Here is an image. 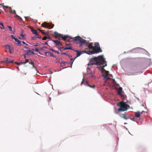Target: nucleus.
<instances>
[{"label":"nucleus","instance_id":"864d4df0","mask_svg":"<svg viewBox=\"0 0 152 152\" xmlns=\"http://www.w3.org/2000/svg\"><path fill=\"white\" fill-rule=\"evenodd\" d=\"M11 36H12V38L13 39V38H15V37H14L12 35H11Z\"/></svg>","mask_w":152,"mask_h":152},{"label":"nucleus","instance_id":"f257e3e1","mask_svg":"<svg viewBox=\"0 0 152 152\" xmlns=\"http://www.w3.org/2000/svg\"><path fill=\"white\" fill-rule=\"evenodd\" d=\"M105 58L103 57V56L102 55L99 56L97 57H95L91 58L90 59V61L89 63L88 64V66L89 65H93L95 64L97 65H102V67L101 68V70L104 72L102 74L104 78H106L105 82L108 84H110V81H115L114 79L112 80L108 77L109 75V72L106 71L104 68V67L107 66L106 61L105 60Z\"/></svg>","mask_w":152,"mask_h":152},{"label":"nucleus","instance_id":"052dcab7","mask_svg":"<svg viewBox=\"0 0 152 152\" xmlns=\"http://www.w3.org/2000/svg\"><path fill=\"white\" fill-rule=\"evenodd\" d=\"M19 39H22L20 37H19Z\"/></svg>","mask_w":152,"mask_h":152},{"label":"nucleus","instance_id":"20e7f679","mask_svg":"<svg viewBox=\"0 0 152 152\" xmlns=\"http://www.w3.org/2000/svg\"><path fill=\"white\" fill-rule=\"evenodd\" d=\"M70 38H71L70 37ZM71 39H72L73 41H79L80 43H81L83 44H85V45L87 43L86 41L84 39H82L79 36H77L73 38H72Z\"/></svg>","mask_w":152,"mask_h":152},{"label":"nucleus","instance_id":"b1692460","mask_svg":"<svg viewBox=\"0 0 152 152\" xmlns=\"http://www.w3.org/2000/svg\"><path fill=\"white\" fill-rule=\"evenodd\" d=\"M123 118L125 120H127L128 118L127 117V114H124V115L123 117Z\"/></svg>","mask_w":152,"mask_h":152},{"label":"nucleus","instance_id":"680f3d73","mask_svg":"<svg viewBox=\"0 0 152 152\" xmlns=\"http://www.w3.org/2000/svg\"><path fill=\"white\" fill-rule=\"evenodd\" d=\"M0 5L1 6H3V5H2V4H0Z\"/></svg>","mask_w":152,"mask_h":152},{"label":"nucleus","instance_id":"c756f323","mask_svg":"<svg viewBox=\"0 0 152 152\" xmlns=\"http://www.w3.org/2000/svg\"><path fill=\"white\" fill-rule=\"evenodd\" d=\"M7 27H8V28H9L10 31H12V28L11 26H8Z\"/></svg>","mask_w":152,"mask_h":152},{"label":"nucleus","instance_id":"dca6fc26","mask_svg":"<svg viewBox=\"0 0 152 152\" xmlns=\"http://www.w3.org/2000/svg\"><path fill=\"white\" fill-rule=\"evenodd\" d=\"M39 31L42 33V34L44 35H48V33H47V32H44L43 31V30L40 29H39Z\"/></svg>","mask_w":152,"mask_h":152},{"label":"nucleus","instance_id":"bf43d9fd","mask_svg":"<svg viewBox=\"0 0 152 152\" xmlns=\"http://www.w3.org/2000/svg\"><path fill=\"white\" fill-rule=\"evenodd\" d=\"M24 58H25V59H26V56H25V55H24Z\"/></svg>","mask_w":152,"mask_h":152},{"label":"nucleus","instance_id":"f3484780","mask_svg":"<svg viewBox=\"0 0 152 152\" xmlns=\"http://www.w3.org/2000/svg\"><path fill=\"white\" fill-rule=\"evenodd\" d=\"M61 48H63L64 50H65L66 49H68V50H74L72 48H70V47L69 46V47H66L65 48H64L63 47H61Z\"/></svg>","mask_w":152,"mask_h":152},{"label":"nucleus","instance_id":"ddd939ff","mask_svg":"<svg viewBox=\"0 0 152 152\" xmlns=\"http://www.w3.org/2000/svg\"><path fill=\"white\" fill-rule=\"evenodd\" d=\"M142 113V112L140 113L139 111H137L136 112L135 114V116L137 118H139L140 117L141 114Z\"/></svg>","mask_w":152,"mask_h":152},{"label":"nucleus","instance_id":"a18cd8bd","mask_svg":"<svg viewBox=\"0 0 152 152\" xmlns=\"http://www.w3.org/2000/svg\"><path fill=\"white\" fill-rule=\"evenodd\" d=\"M72 60H71V61H70V63L72 65L73 64V61H72Z\"/></svg>","mask_w":152,"mask_h":152},{"label":"nucleus","instance_id":"c85d7f7f","mask_svg":"<svg viewBox=\"0 0 152 152\" xmlns=\"http://www.w3.org/2000/svg\"><path fill=\"white\" fill-rule=\"evenodd\" d=\"M87 86H89V87H90L91 88H94L95 87V86L94 85H93V86H91L89 84H88V85H87Z\"/></svg>","mask_w":152,"mask_h":152},{"label":"nucleus","instance_id":"c03bdc74","mask_svg":"<svg viewBox=\"0 0 152 152\" xmlns=\"http://www.w3.org/2000/svg\"><path fill=\"white\" fill-rule=\"evenodd\" d=\"M15 63L17 65H19L20 63H21V62L20 63H18L17 62H15Z\"/></svg>","mask_w":152,"mask_h":152},{"label":"nucleus","instance_id":"6e6552de","mask_svg":"<svg viewBox=\"0 0 152 152\" xmlns=\"http://www.w3.org/2000/svg\"><path fill=\"white\" fill-rule=\"evenodd\" d=\"M53 41L56 45H58L59 47H61L62 46L61 43L60 41L58 40H53Z\"/></svg>","mask_w":152,"mask_h":152},{"label":"nucleus","instance_id":"0e129e2a","mask_svg":"<svg viewBox=\"0 0 152 152\" xmlns=\"http://www.w3.org/2000/svg\"><path fill=\"white\" fill-rule=\"evenodd\" d=\"M5 51L7 52V51L6 50H5Z\"/></svg>","mask_w":152,"mask_h":152},{"label":"nucleus","instance_id":"423d86ee","mask_svg":"<svg viewBox=\"0 0 152 152\" xmlns=\"http://www.w3.org/2000/svg\"><path fill=\"white\" fill-rule=\"evenodd\" d=\"M93 53H97L102 52V50L100 47H94L93 48Z\"/></svg>","mask_w":152,"mask_h":152},{"label":"nucleus","instance_id":"aec40b11","mask_svg":"<svg viewBox=\"0 0 152 152\" xmlns=\"http://www.w3.org/2000/svg\"><path fill=\"white\" fill-rule=\"evenodd\" d=\"M95 46L94 47H100L99 45V43L98 42H96L94 43Z\"/></svg>","mask_w":152,"mask_h":152},{"label":"nucleus","instance_id":"6e6d98bb","mask_svg":"<svg viewBox=\"0 0 152 152\" xmlns=\"http://www.w3.org/2000/svg\"><path fill=\"white\" fill-rule=\"evenodd\" d=\"M47 38L48 39H50V37H47Z\"/></svg>","mask_w":152,"mask_h":152},{"label":"nucleus","instance_id":"3c124183","mask_svg":"<svg viewBox=\"0 0 152 152\" xmlns=\"http://www.w3.org/2000/svg\"><path fill=\"white\" fill-rule=\"evenodd\" d=\"M62 49V48H61V47L59 48L58 49L60 51H61V50Z\"/></svg>","mask_w":152,"mask_h":152},{"label":"nucleus","instance_id":"c9c22d12","mask_svg":"<svg viewBox=\"0 0 152 152\" xmlns=\"http://www.w3.org/2000/svg\"><path fill=\"white\" fill-rule=\"evenodd\" d=\"M37 38V37H36L35 36H34L33 37H32L31 39L32 40H36V39Z\"/></svg>","mask_w":152,"mask_h":152},{"label":"nucleus","instance_id":"39448f33","mask_svg":"<svg viewBox=\"0 0 152 152\" xmlns=\"http://www.w3.org/2000/svg\"><path fill=\"white\" fill-rule=\"evenodd\" d=\"M54 25L50 23L44 22L41 24V26L48 29H50L53 28Z\"/></svg>","mask_w":152,"mask_h":152},{"label":"nucleus","instance_id":"bb28decb","mask_svg":"<svg viewBox=\"0 0 152 152\" xmlns=\"http://www.w3.org/2000/svg\"><path fill=\"white\" fill-rule=\"evenodd\" d=\"M5 48L7 49H10V46L9 45H6L5 46Z\"/></svg>","mask_w":152,"mask_h":152},{"label":"nucleus","instance_id":"49530a36","mask_svg":"<svg viewBox=\"0 0 152 152\" xmlns=\"http://www.w3.org/2000/svg\"><path fill=\"white\" fill-rule=\"evenodd\" d=\"M22 43L24 45H28V44H26L24 41H23Z\"/></svg>","mask_w":152,"mask_h":152},{"label":"nucleus","instance_id":"603ef678","mask_svg":"<svg viewBox=\"0 0 152 152\" xmlns=\"http://www.w3.org/2000/svg\"><path fill=\"white\" fill-rule=\"evenodd\" d=\"M70 57V58L71 60H73V59L72 58V57Z\"/></svg>","mask_w":152,"mask_h":152},{"label":"nucleus","instance_id":"a878e982","mask_svg":"<svg viewBox=\"0 0 152 152\" xmlns=\"http://www.w3.org/2000/svg\"><path fill=\"white\" fill-rule=\"evenodd\" d=\"M17 42V44H18V45L19 46H20L21 45V41H20L19 40H18V42Z\"/></svg>","mask_w":152,"mask_h":152},{"label":"nucleus","instance_id":"473e14b6","mask_svg":"<svg viewBox=\"0 0 152 152\" xmlns=\"http://www.w3.org/2000/svg\"><path fill=\"white\" fill-rule=\"evenodd\" d=\"M28 60L26 59V61L25 62H21V63L22 64H26V63L28 62Z\"/></svg>","mask_w":152,"mask_h":152},{"label":"nucleus","instance_id":"5fc2aeb1","mask_svg":"<svg viewBox=\"0 0 152 152\" xmlns=\"http://www.w3.org/2000/svg\"><path fill=\"white\" fill-rule=\"evenodd\" d=\"M48 43H47V42H45V44H47Z\"/></svg>","mask_w":152,"mask_h":152},{"label":"nucleus","instance_id":"09e8293b","mask_svg":"<svg viewBox=\"0 0 152 152\" xmlns=\"http://www.w3.org/2000/svg\"><path fill=\"white\" fill-rule=\"evenodd\" d=\"M51 50H52V51H53V52H56V51L55 50H54L53 49H51Z\"/></svg>","mask_w":152,"mask_h":152},{"label":"nucleus","instance_id":"f03ea898","mask_svg":"<svg viewBox=\"0 0 152 152\" xmlns=\"http://www.w3.org/2000/svg\"><path fill=\"white\" fill-rule=\"evenodd\" d=\"M117 105L119 108H118V112L124 111L127 110L129 108V106L126 104V102L123 101L120 102L117 104Z\"/></svg>","mask_w":152,"mask_h":152},{"label":"nucleus","instance_id":"58836bf2","mask_svg":"<svg viewBox=\"0 0 152 152\" xmlns=\"http://www.w3.org/2000/svg\"><path fill=\"white\" fill-rule=\"evenodd\" d=\"M47 38V37H46L45 36L42 38V39L43 40H46Z\"/></svg>","mask_w":152,"mask_h":152},{"label":"nucleus","instance_id":"a19ab883","mask_svg":"<svg viewBox=\"0 0 152 152\" xmlns=\"http://www.w3.org/2000/svg\"><path fill=\"white\" fill-rule=\"evenodd\" d=\"M120 114V116L121 117H122V118H123V116L124 115V114Z\"/></svg>","mask_w":152,"mask_h":152},{"label":"nucleus","instance_id":"393cba45","mask_svg":"<svg viewBox=\"0 0 152 152\" xmlns=\"http://www.w3.org/2000/svg\"><path fill=\"white\" fill-rule=\"evenodd\" d=\"M15 16L16 17H18L19 18V19H18V20H23L22 19V18L19 16L18 15H17L16 13H15Z\"/></svg>","mask_w":152,"mask_h":152},{"label":"nucleus","instance_id":"f704fd0d","mask_svg":"<svg viewBox=\"0 0 152 152\" xmlns=\"http://www.w3.org/2000/svg\"><path fill=\"white\" fill-rule=\"evenodd\" d=\"M90 75V77L92 78V77H94V76L92 74V73H90L89 74Z\"/></svg>","mask_w":152,"mask_h":152},{"label":"nucleus","instance_id":"ea45409f","mask_svg":"<svg viewBox=\"0 0 152 152\" xmlns=\"http://www.w3.org/2000/svg\"><path fill=\"white\" fill-rule=\"evenodd\" d=\"M65 63H66V62H62L61 64V65L62 66H63L65 64Z\"/></svg>","mask_w":152,"mask_h":152},{"label":"nucleus","instance_id":"6ab92c4d","mask_svg":"<svg viewBox=\"0 0 152 152\" xmlns=\"http://www.w3.org/2000/svg\"><path fill=\"white\" fill-rule=\"evenodd\" d=\"M122 88H121V87H120L118 90V94H119V95H121V91H122Z\"/></svg>","mask_w":152,"mask_h":152},{"label":"nucleus","instance_id":"a211bd4d","mask_svg":"<svg viewBox=\"0 0 152 152\" xmlns=\"http://www.w3.org/2000/svg\"><path fill=\"white\" fill-rule=\"evenodd\" d=\"M31 53L32 54H33L34 53L31 51V50L30 49L28 50L27 51V53H26V54L28 55L30 53Z\"/></svg>","mask_w":152,"mask_h":152},{"label":"nucleus","instance_id":"0eeeda50","mask_svg":"<svg viewBox=\"0 0 152 152\" xmlns=\"http://www.w3.org/2000/svg\"><path fill=\"white\" fill-rule=\"evenodd\" d=\"M2 7H3L4 9L5 10V8H9V10H10V12L12 14H15L16 11L15 10H12L11 7H8L7 6H2Z\"/></svg>","mask_w":152,"mask_h":152},{"label":"nucleus","instance_id":"2f4dec72","mask_svg":"<svg viewBox=\"0 0 152 152\" xmlns=\"http://www.w3.org/2000/svg\"><path fill=\"white\" fill-rule=\"evenodd\" d=\"M13 48H10L9 49V52L10 53H12V51L13 50Z\"/></svg>","mask_w":152,"mask_h":152},{"label":"nucleus","instance_id":"2eb2a0df","mask_svg":"<svg viewBox=\"0 0 152 152\" xmlns=\"http://www.w3.org/2000/svg\"><path fill=\"white\" fill-rule=\"evenodd\" d=\"M31 30L33 34H34L35 35H36L37 34L38 35V33L36 30L33 29L32 28H31Z\"/></svg>","mask_w":152,"mask_h":152},{"label":"nucleus","instance_id":"9d476101","mask_svg":"<svg viewBox=\"0 0 152 152\" xmlns=\"http://www.w3.org/2000/svg\"><path fill=\"white\" fill-rule=\"evenodd\" d=\"M74 51L77 52L76 56L75 58V59L77 57H79L83 53H84V52H83V51H81L78 50H74Z\"/></svg>","mask_w":152,"mask_h":152},{"label":"nucleus","instance_id":"e433bc0d","mask_svg":"<svg viewBox=\"0 0 152 152\" xmlns=\"http://www.w3.org/2000/svg\"><path fill=\"white\" fill-rule=\"evenodd\" d=\"M35 51H36V52H39V53H39V49L38 48H35Z\"/></svg>","mask_w":152,"mask_h":152},{"label":"nucleus","instance_id":"cd10ccee","mask_svg":"<svg viewBox=\"0 0 152 152\" xmlns=\"http://www.w3.org/2000/svg\"><path fill=\"white\" fill-rule=\"evenodd\" d=\"M61 55H66V56H68L69 57H72V56H69V54H68L67 53H62L61 54Z\"/></svg>","mask_w":152,"mask_h":152},{"label":"nucleus","instance_id":"4c0bfd02","mask_svg":"<svg viewBox=\"0 0 152 152\" xmlns=\"http://www.w3.org/2000/svg\"><path fill=\"white\" fill-rule=\"evenodd\" d=\"M30 62H29V64H31V65H34V63L32 61L31 59H30Z\"/></svg>","mask_w":152,"mask_h":152},{"label":"nucleus","instance_id":"4d7b16f0","mask_svg":"<svg viewBox=\"0 0 152 152\" xmlns=\"http://www.w3.org/2000/svg\"><path fill=\"white\" fill-rule=\"evenodd\" d=\"M25 47L26 48V49H28V48H27V47H26V46H25Z\"/></svg>","mask_w":152,"mask_h":152},{"label":"nucleus","instance_id":"4be33fe9","mask_svg":"<svg viewBox=\"0 0 152 152\" xmlns=\"http://www.w3.org/2000/svg\"><path fill=\"white\" fill-rule=\"evenodd\" d=\"M0 28L1 29H3L4 28V26L2 23L0 22Z\"/></svg>","mask_w":152,"mask_h":152},{"label":"nucleus","instance_id":"72a5a7b5","mask_svg":"<svg viewBox=\"0 0 152 152\" xmlns=\"http://www.w3.org/2000/svg\"><path fill=\"white\" fill-rule=\"evenodd\" d=\"M36 35L37 36V38H39V39H41L42 38V37L40 36L38 34V35L37 34Z\"/></svg>","mask_w":152,"mask_h":152},{"label":"nucleus","instance_id":"79ce46f5","mask_svg":"<svg viewBox=\"0 0 152 152\" xmlns=\"http://www.w3.org/2000/svg\"><path fill=\"white\" fill-rule=\"evenodd\" d=\"M13 39H14L15 41L16 42H17L19 40L17 38H13Z\"/></svg>","mask_w":152,"mask_h":152},{"label":"nucleus","instance_id":"5701e85b","mask_svg":"<svg viewBox=\"0 0 152 152\" xmlns=\"http://www.w3.org/2000/svg\"><path fill=\"white\" fill-rule=\"evenodd\" d=\"M65 45L66 46V47H69V46L70 47V48H72V45L70 43H69V44L66 43Z\"/></svg>","mask_w":152,"mask_h":152},{"label":"nucleus","instance_id":"1a4fd4ad","mask_svg":"<svg viewBox=\"0 0 152 152\" xmlns=\"http://www.w3.org/2000/svg\"><path fill=\"white\" fill-rule=\"evenodd\" d=\"M86 47H87L88 49H93L94 47L92 43H89L88 42H87L85 45Z\"/></svg>","mask_w":152,"mask_h":152},{"label":"nucleus","instance_id":"f8f14e48","mask_svg":"<svg viewBox=\"0 0 152 152\" xmlns=\"http://www.w3.org/2000/svg\"><path fill=\"white\" fill-rule=\"evenodd\" d=\"M84 84L86 86H87L88 84H89L88 82L87 81H85L84 78L83 79L81 83V85H82L83 84Z\"/></svg>","mask_w":152,"mask_h":152},{"label":"nucleus","instance_id":"9b49d317","mask_svg":"<svg viewBox=\"0 0 152 152\" xmlns=\"http://www.w3.org/2000/svg\"><path fill=\"white\" fill-rule=\"evenodd\" d=\"M45 53L46 56H47L48 54V55H49L50 56H51V57H54V56L53 53L50 52V51H48L47 52H45Z\"/></svg>","mask_w":152,"mask_h":152},{"label":"nucleus","instance_id":"4468645a","mask_svg":"<svg viewBox=\"0 0 152 152\" xmlns=\"http://www.w3.org/2000/svg\"><path fill=\"white\" fill-rule=\"evenodd\" d=\"M83 52L84 53H86L89 55H91L93 53V50L92 51H86V50H84L83 51Z\"/></svg>","mask_w":152,"mask_h":152},{"label":"nucleus","instance_id":"8fccbe9b","mask_svg":"<svg viewBox=\"0 0 152 152\" xmlns=\"http://www.w3.org/2000/svg\"><path fill=\"white\" fill-rule=\"evenodd\" d=\"M56 53H58V54L60 53L59 52L57 51H56Z\"/></svg>","mask_w":152,"mask_h":152},{"label":"nucleus","instance_id":"13d9d810","mask_svg":"<svg viewBox=\"0 0 152 152\" xmlns=\"http://www.w3.org/2000/svg\"><path fill=\"white\" fill-rule=\"evenodd\" d=\"M37 45H37V44H36V45H34V46H37Z\"/></svg>","mask_w":152,"mask_h":152},{"label":"nucleus","instance_id":"37998d69","mask_svg":"<svg viewBox=\"0 0 152 152\" xmlns=\"http://www.w3.org/2000/svg\"><path fill=\"white\" fill-rule=\"evenodd\" d=\"M83 44V43H80V44H79V46L80 47H82V46Z\"/></svg>","mask_w":152,"mask_h":152},{"label":"nucleus","instance_id":"412c9836","mask_svg":"<svg viewBox=\"0 0 152 152\" xmlns=\"http://www.w3.org/2000/svg\"><path fill=\"white\" fill-rule=\"evenodd\" d=\"M6 63H10V62L12 63V62H13V61H10L9 60V59L7 58H6Z\"/></svg>","mask_w":152,"mask_h":152},{"label":"nucleus","instance_id":"e2e57ef3","mask_svg":"<svg viewBox=\"0 0 152 152\" xmlns=\"http://www.w3.org/2000/svg\"><path fill=\"white\" fill-rule=\"evenodd\" d=\"M25 18H26V19L27 18V17H25Z\"/></svg>","mask_w":152,"mask_h":152},{"label":"nucleus","instance_id":"de8ad7c7","mask_svg":"<svg viewBox=\"0 0 152 152\" xmlns=\"http://www.w3.org/2000/svg\"><path fill=\"white\" fill-rule=\"evenodd\" d=\"M33 68H35V69H36V67L35 66H34V65H33Z\"/></svg>","mask_w":152,"mask_h":152},{"label":"nucleus","instance_id":"7c9ffc66","mask_svg":"<svg viewBox=\"0 0 152 152\" xmlns=\"http://www.w3.org/2000/svg\"><path fill=\"white\" fill-rule=\"evenodd\" d=\"M20 36L22 37V38H23V39H25V35L23 34V33H22L21 34H20Z\"/></svg>","mask_w":152,"mask_h":152},{"label":"nucleus","instance_id":"7ed1b4c3","mask_svg":"<svg viewBox=\"0 0 152 152\" xmlns=\"http://www.w3.org/2000/svg\"><path fill=\"white\" fill-rule=\"evenodd\" d=\"M54 34L55 36L61 38L62 39H63L64 41L67 42H69L71 38H70V37L67 35H63L62 34H59L57 32H54Z\"/></svg>","mask_w":152,"mask_h":152},{"label":"nucleus","instance_id":"69168bd1","mask_svg":"<svg viewBox=\"0 0 152 152\" xmlns=\"http://www.w3.org/2000/svg\"><path fill=\"white\" fill-rule=\"evenodd\" d=\"M1 13V11H0V14Z\"/></svg>","mask_w":152,"mask_h":152}]
</instances>
